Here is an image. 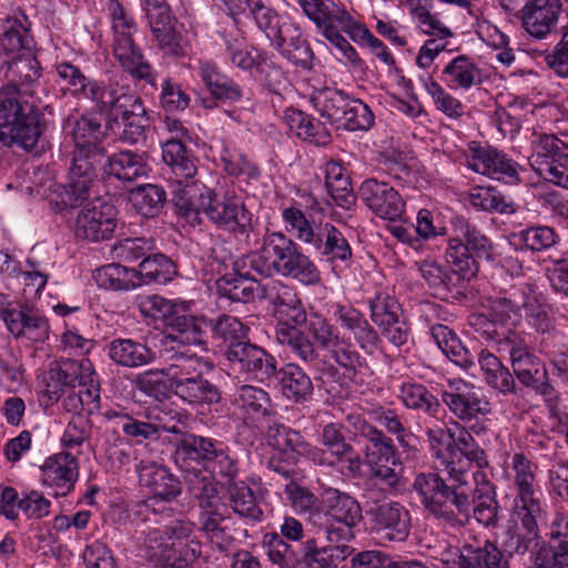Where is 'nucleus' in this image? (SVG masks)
<instances>
[{
	"mask_svg": "<svg viewBox=\"0 0 568 568\" xmlns=\"http://www.w3.org/2000/svg\"><path fill=\"white\" fill-rule=\"evenodd\" d=\"M448 452L438 454L447 475L445 480L434 473H420L413 483L424 507L435 517L456 525L468 519L470 513L469 471L475 464L479 469L488 467L485 450L465 428L448 432Z\"/></svg>",
	"mask_w": 568,
	"mask_h": 568,
	"instance_id": "1",
	"label": "nucleus"
},
{
	"mask_svg": "<svg viewBox=\"0 0 568 568\" xmlns=\"http://www.w3.org/2000/svg\"><path fill=\"white\" fill-rule=\"evenodd\" d=\"M7 65V82L0 87V142L32 150L42 128L40 113L30 98L40 87L42 69L33 51H24Z\"/></svg>",
	"mask_w": 568,
	"mask_h": 568,
	"instance_id": "2",
	"label": "nucleus"
},
{
	"mask_svg": "<svg viewBox=\"0 0 568 568\" xmlns=\"http://www.w3.org/2000/svg\"><path fill=\"white\" fill-rule=\"evenodd\" d=\"M268 442L278 452L303 456L320 466L333 467L353 453L342 433L339 424L324 425L320 434V444L313 446L303 436L284 425H275L268 430Z\"/></svg>",
	"mask_w": 568,
	"mask_h": 568,
	"instance_id": "3",
	"label": "nucleus"
},
{
	"mask_svg": "<svg viewBox=\"0 0 568 568\" xmlns=\"http://www.w3.org/2000/svg\"><path fill=\"white\" fill-rule=\"evenodd\" d=\"M136 305L144 317L164 322L173 331L168 335L173 341L185 345L203 346L206 344L210 325L205 317L191 314L193 302L166 300L152 294L139 296Z\"/></svg>",
	"mask_w": 568,
	"mask_h": 568,
	"instance_id": "4",
	"label": "nucleus"
},
{
	"mask_svg": "<svg viewBox=\"0 0 568 568\" xmlns=\"http://www.w3.org/2000/svg\"><path fill=\"white\" fill-rule=\"evenodd\" d=\"M194 524L175 519L163 528H149L142 540L145 556L163 568H186L201 554L199 542L191 539Z\"/></svg>",
	"mask_w": 568,
	"mask_h": 568,
	"instance_id": "5",
	"label": "nucleus"
},
{
	"mask_svg": "<svg viewBox=\"0 0 568 568\" xmlns=\"http://www.w3.org/2000/svg\"><path fill=\"white\" fill-rule=\"evenodd\" d=\"M102 3L111 19L115 59L132 77L155 85L156 73L132 38L138 31L136 22L123 8L121 0H102Z\"/></svg>",
	"mask_w": 568,
	"mask_h": 568,
	"instance_id": "6",
	"label": "nucleus"
},
{
	"mask_svg": "<svg viewBox=\"0 0 568 568\" xmlns=\"http://www.w3.org/2000/svg\"><path fill=\"white\" fill-rule=\"evenodd\" d=\"M499 255L497 245L474 224L460 217L453 221V235L448 240L446 258L454 273L469 278L477 272L474 256L495 262Z\"/></svg>",
	"mask_w": 568,
	"mask_h": 568,
	"instance_id": "7",
	"label": "nucleus"
},
{
	"mask_svg": "<svg viewBox=\"0 0 568 568\" xmlns=\"http://www.w3.org/2000/svg\"><path fill=\"white\" fill-rule=\"evenodd\" d=\"M104 102L99 109L104 112L113 125H122L121 139L129 143H136L148 126L145 109L141 99L129 88L111 84V92L104 97Z\"/></svg>",
	"mask_w": 568,
	"mask_h": 568,
	"instance_id": "8",
	"label": "nucleus"
},
{
	"mask_svg": "<svg viewBox=\"0 0 568 568\" xmlns=\"http://www.w3.org/2000/svg\"><path fill=\"white\" fill-rule=\"evenodd\" d=\"M136 473L140 486L149 489L152 496L136 504L133 516L150 521L151 515L156 516L159 503H171L182 493L181 483L165 465L150 459L141 460Z\"/></svg>",
	"mask_w": 568,
	"mask_h": 568,
	"instance_id": "9",
	"label": "nucleus"
},
{
	"mask_svg": "<svg viewBox=\"0 0 568 568\" xmlns=\"http://www.w3.org/2000/svg\"><path fill=\"white\" fill-rule=\"evenodd\" d=\"M104 150L73 151L69 184L57 185L54 192L63 207H73L83 201L101 172L105 173Z\"/></svg>",
	"mask_w": 568,
	"mask_h": 568,
	"instance_id": "10",
	"label": "nucleus"
},
{
	"mask_svg": "<svg viewBox=\"0 0 568 568\" xmlns=\"http://www.w3.org/2000/svg\"><path fill=\"white\" fill-rule=\"evenodd\" d=\"M225 50V60L232 65L250 70L257 68L264 75V81L273 90L277 91L285 83L286 78L280 65L274 63L265 51L248 48L245 38L236 32H220Z\"/></svg>",
	"mask_w": 568,
	"mask_h": 568,
	"instance_id": "11",
	"label": "nucleus"
},
{
	"mask_svg": "<svg viewBox=\"0 0 568 568\" xmlns=\"http://www.w3.org/2000/svg\"><path fill=\"white\" fill-rule=\"evenodd\" d=\"M530 160L546 181L568 190V143L554 134L534 132Z\"/></svg>",
	"mask_w": 568,
	"mask_h": 568,
	"instance_id": "12",
	"label": "nucleus"
},
{
	"mask_svg": "<svg viewBox=\"0 0 568 568\" xmlns=\"http://www.w3.org/2000/svg\"><path fill=\"white\" fill-rule=\"evenodd\" d=\"M216 227L230 233L243 234L252 224V213L243 199L233 192L217 195L205 189L202 197V212Z\"/></svg>",
	"mask_w": 568,
	"mask_h": 568,
	"instance_id": "13",
	"label": "nucleus"
},
{
	"mask_svg": "<svg viewBox=\"0 0 568 568\" xmlns=\"http://www.w3.org/2000/svg\"><path fill=\"white\" fill-rule=\"evenodd\" d=\"M306 328L314 342L325 349L341 367L349 373H355L361 366V356L349 338L344 337L339 329L323 314L311 313Z\"/></svg>",
	"mask_w": 568,
	"mask_h": 568,
	"instance_id": "14",
	"label": "nucleus"
},
{
	"mask_svg": "<svg viewBox=\"0 0 568 568\" xmlns=\"http://www.w3.org/2000/svg\"><path fill=\"white\" fill-rule=\"evenodd\" d=\"M440 397L449 412L463 422H470L491 410L490 403L480 387L459 377L447 379Z\"/></svg>",
	"mask_w": 568,
	"mask_h": 568,
	"instance_id": "15",
	"label": "nucleus"
},
{
	"mask_svg": "<svg viewBox=\"0 0 568 568\" xmlns=\"http://www.w3.org/2000/svg\"><path fill=\"white\" fill-rule=\"evenodd\" d=\"M537 465L525 454L515 453L504 464L505 475L514 483L513 508H545L542 491L536 481Z\"/></svg>",
	"mask_w": 568,
	"mask_h": 568,
	"instance_id": "16",
	"label": "nucleus"
},
{
	"mask_svg": "<svg viewBox=\"0 0 568 568\" xmlns=\"http://www.w3.org/2000/svg\"><path fill=\"white\" fill-rule=\"evenodd\" d=\"M224 357L230 371L245 378L267 379L276 373V359L264 348L250 342L226 346Z\"/></svg>",
	"mask_w": 568,
	"mask_h": 568,
	"instance_id": "17",
	"label": "nucleus"
},
{
	"mask_svg": "<svg viewBox=\"0 0 568 568\" xmlns=\"http://www.w3.org/2000/svg\"><path fill=\"white\" fill-rule=\"evenodd\" d=\"M182 449L190 458L196 459L212 476L233 478L237 471L227 447L221 442L192 435L184 438Z\"/></svg>",
	"mask_w": 568,
	"mask_h": 568,
	"instance_id": "18",
	"label": "nucleus"
},
{
	"mask_svg": "<svg viewBox=\"0 0 568 568\" xmlns=\"http://www.w3.org/2000/svg\"><path fill=\"white\" fill-rule=\"evenodd\" d=\"M469 151L466 164L474 172L508 184L519 181L521 168L503 152L476 142L470 144Z\"/></svg>",
	"mask_w": 568,
	"mask_h": 568,
	"instance_id": "19",
	"label": "nucleus"
},
{
	"mask_svg": "<svg viewBox=\"0 0 568 568\" xmlns=\"http://www.w3.org/2000/svg\"><path fill=\"white\" fill-rule=\"evenodd\" d=\"M144 11L159 48L165 54H182L181 26L172 16L169 4L160 0H145Z\"/></svg>",
	"mask_w": 568,
	"mask_h": 568,
	"instance_id": "20",
	"label": "nucleus"
},
{
	"mask_svg": "<svg viewBox=\"0 0 568 568\" xmlns=\"http://www.w3.org/2000/svg\"><path fill=\"white\" fill-rule=\"evenodd\" d=\"M545 508H513L511 527L507 531L504 546L510 555H524L538 545V521Z\"/></svg>",
	"mask_w": 568,
	"mask_h": 568,
	"instance_id": "21",
	"label": "nucleus"
},
{
	"mask_svg": "<svg viewBox=\"0 0 568 568\" xmlns=\"http://www.w3.org/2000/svg\"><path fill=\"white\" fill-rule=\"evenodd\" d=\"M372 529L390 541H403L410 530L409 511L397 501L374 504L366 511Z\"/></svg>",
	"mask_w": 568,
	"mask_h": 568,
	"instance_id": "22",
	"label": "nucleus"
},
{
	"mask_svg": "<svg viewBox=\"0 0 568 568\" xmlns=\"http://www.w3.org/2000/svg\"><path fill=\"white\" fill-rule=\"evenodd\" d=\"M359 196L365 205L381 219L397 221L405 213L404 199L387 182L376 179L365 180L361 184Z\"/></svg>",
	"mask_w": 568,
	"mask_h": 568,
	"instance_id": "23",
	"label": "nucleus"
},
{
	"mask_svg": "<svg viewBox=\"0 0 568 568\" xmlns=\"http://www.w3.org/2000/svg\"><path fill=\"white\" fill-rule=\"evenodd\" d=\"M116 214L110 203L99 199L89 203L77 217L75 235L90 241L109 239L116 227Z\"/></svg>",
	"mask_w": 568,
	"mask_h": 568,
	"instance_id": "24",
	"label": "nucleus"
},
{
	"mask_svg": "<svg viewBox=\"0 0 568 568\" xmlns=\"http://www.w3.org/2000/svg\"><path fill=\"white\" fill-rule=\"evenodd\" d=\"M164 130L171 138L162 145L163 161L171 168L172 173L189 179L196 174V166L189 156L183 141H190V130L182 121L166 116L163 120Z\"/></svg>",
	"mask_w": 568,
	"mask_h": 568,
	"instance_id": "25",
	"label": "nucleus"
},
{
	"mask_svg": "<svg viewBox=\"0 0 568 568\" xmlns=\"http://www.w3.org/2000/svg\"><path fill=\"white\" fill-rule=\"evenodd\" d=\"M297 3L323 38L337 28L347 34L357 21L334 0H297Z\"/></svg>",
	"mask_w": 568,
	"mask_h": 568,
	"instance_id": "26",
	"label": "nucleus"
},
{
	"mask_svg": "<svg viewBox=\"0 0 568 568\" xmlns=\"http://www.w3.org/2000/svg\"><path fill=\"white\" fill-rule=\"evenodd\" d=\"M55 72L59 82L63 83L62 89L69 92L77 100H89L100 109L104 102V97L111 92V84L108 87L95 79L87 77L79 67L67 62H58Z\"/></svg>",
	"mask_w": 568,
	"mask_h": 568,
	"instance_id": "27",
	"label": "nucleus"
},
{
	"mask_svg": "<svg viewBox=\"0 0 568 568\" xmlns=\"http://www.w3.org/2000/svg\"><path fill=\"white\" fill-rule=\"evenodd\" d=\"M321 500L323 507L326 509V515L342 527L334 528L333 526L327 529L328 538L334 530L341 532L344 538L352 535V527H354L362 519V510L359 504L339 490L332 487H322Z\"/></svg>",
	"mask_w": 568,
	"mask_h": 568,
	"instance_id": "28",
	"label": "nucleus"
},
{
	"mask_svg": "<svg viewBox=\"0 0 568 568\" xmlns=\"http://www.w3.org/2000/svg\"><path fill=\"white\" fill-rule=\"evenodd\" d=\"M538 300L530 287L515 292L510 297H496L489 301L488 316L493 322L505 324H517L521 318V310L526 316L539 315L537 310Z\"/></svg>",
	"mask_w": 568,
	"mask_h": 568,
	"instance_id": "29",
	"label": "nucleus"
},
{
	"mask_svg": "<svg viewBox=\"0 0 568 568\" xmlns=\"http://www.w3.org/2000/svg\"><path fill=\"white\" fill-rule=\"evenodd\" d=\"M8 331L17 336H24L33 342H43L49 337L48 320L37 310L29 307L2 308L0 312Z\"/></svg>",
	"mask_w": 568,
	"mask_h": 568,
	"instance_id": "30",
	"label": "nucleus"
},
{
	"mask_svg": "<svg viewBox=\"0 0 568 568\" xmlns=\"http://www.w3.org/2000/svg\"><path fill=\"white\" fill-rule=\"evenodd\" d=\"M564 3L560 0H531L523 8V27L535 39H545L555 29Z\"/></svg>",
	"mask_w": 568,
	"mask_h": 568,
	"instance_id": "31",
	"label": "nucleus"
},
{
	"mask_svg": "<svg viewBox=\"0 0 568 568\" xmlns=\"http://www.w3.org/2000/svg\"><path fill=\"white\" fill-rule=\"evenodd\" d=\"M286 237L287 235L281 231L267 230L256 248L236 261V266L250 268L263 277H271V266L275 264L282 246L286 243Z\"/></svg>",
	"mask_w": 568,
	"mask_h": 568,
	"instance_id": "32",
	"label": "nucleus"
},
{
	"mask_svg": "<svg viewBox=\"0 0 568 568\" xmlns=\"http://www.w3.org/2000/svg\"><path fill=\"white\" fill-rule=\"evenodd\" d=\"M550 541L539 548L535 568H568V518L556 515L550 525Z\"/></svg>",
	"mask_w": 568,
	"mask_h": 568,
	"instance_id": "33",
	"label": "nucleus"
},
{
	"mask_svg": "<svg viewBox=\"0 0 568 568\" xmlns=\"http://www.w3.org/2000/svg\"><path fill=\"white\" fill-rule=\"evenodd\" d=\"M194 175L185 179L174 174L171 179L172 201L178 214L190 225L196 226L201 223L202 197L205 190L194 180Z\"/></svg>",
	"mask_w": 568,
	"mask_h": 568,
	"instance_id": "34",
	"label": "nucleus"
},
{
	"mask_svg": "<svg viewBox=\"0 0 568 568\" xmlns=\"http://www.w3.org/2000/svg\"><path fill=\"white\" fill-rule=\"evenodd\" d=\"M78 478V465L70 454H55L41 467V483L54 489L55 496L70 493Z\"/></svg>",
	"mask_w": 568,
	"mask_h": 568,
	"instance_id": "35",
	"label": "nucleus"
},
{
	"mask_svg": "<svg viewBox=\"0 0 568 568\" xmlns=\"http://www.w3.org/2000/svg\"><path fill=\"white\" fill-rule=\"evenodd\" d=\"M440 80L449 90L468 91L483 83L484 74L473 58L459 54L443 67Z\"/></svg>",
	"mask_w": 568,
	"mask_h": 568,
	"instance_id": "36",
	"label": "nucleus"
},
{
	"mask_svg": "<svg viewBox=\"0 0 568 568\" xmlns=\"http://www.w3.org/2000/svg\"><path fill=\"white\" fill-rule=\"evenodd\" d=\"M458 568H509V565L494 542L473 538L459 550Z\"/></svg>",
	"mask_w": 568,
	"mask_h": 568,
	"instance_id": "37",
	"label": "nucleus"
},
{
	"mask_svg": "<svg viewBox=\"0 0 568 568\" xmlns=\"http://www.w3.org/2000/svg\"><path fill=\"white\" fill-rule=\"evenodd\" d=\"M334 317L339 326L353 335L361 348L372 352L378 342V335L365 315L352 305L336 304Z\"/></svg>",
	"mask_w": 568,
	"mask_h": 568,
	"instance_id": "38",
	"label": "nucleus"
},
{
	"mask_svg": "<svg viewBox=\"0 0 568 568\" xmlns=\"http://www.w3.org/2000/svg\"><path fill=\"white\" fill-rule=\"evenodd\" d=\"M283 121L291 133L305 142L315 145H326L331 141L329 131L325 125L301 110L286 109Z\"/></svg>",
	"mask_w": 568,
	"mask_h": 568,
	"instance_id": "39",
	"label": "nucleus"
},
{
	"mask_svg": "<svg viewBox=\"0 0 568 568\" xmlns=\"http://www.w3.org/2000/svg\"><path fill=\"white\" fill-rule=\"evenodd\" d=\"M280 41L281 43L278 45L275 42L272 47L282 57L297 67L307 70L312 69L314 53L297 23L293 22L288 24Z\"/></svg>",
	"mask_w": 568,
	"mask_h": 568,
	"instance_id": "40",
	"label": "nucleus"
},
{
	"mask_svg": "<svg viewBox=\"0 0 568 568\" xmlns=\"http://www.w3.org/2000/svg\"><path fill=\"white\" fill-rule=\"evenodd\" d=\"M275 291L274 305L276 307L277 324H286L295 327L307 324V315L293 287L277 281L272 283Z\"/></svg>",
	"mask_w": 568,
	"mask_h": 568,
	"instance_id": "41",
	"label": "nucleus"
},
{
	"mask_svg": "<svg viewBox=\"0 0 568 568\" xmlns=\"http://www.w3.org/2000/svg\"><path fill=\"white\" fill-rule=\"evenodd\" d=\"M397 459V449L393 440L389 442V449H364V463L368 466L372 477L389 488H397L400 484V475L393 467Z\"/></svg>",
	"mask_w": 568,
	"mask_h": 568,
	"instance_id": "42",
	"label": "nucleus"
},
{
	"mask_svg": "<svg viewBox=\"0 0 568 568\" xmlns=\"http://www.w3.org/2000/svg\"><path fill=\"white\" fill-rule=\"evenodd\" d=\"M108 355L115 364L130 368L148 365L155 358L150 347L132 338L111 341L108 344Z\"/></svg>",
	"mask_w": 568,
	"mask_h": 568,
	"instance_id": "43",
	"label": "nucleus"
},
{
	"mask_svg": "<svg viewBox=\"0 0 568 568\" xmlns=\"http://www.w3.org/2000/svg\"><path fill=\"white\" fill-rule=\"evenodd\" d=\"M352 551L347 545L318 547L314 538H308L302 546V562L308 568H336Z\"/></svg>",
	"mask_w": 568,
	"mask_h": 568,
	"instance_id": "44",
	"label": "nucleus"
},
{
	"mask_svg": "<svg viewBox=\"0 0 568 568\" xmlns=\"http://www.w3.org/2000/svg\"><path fill=\"white\" fill-rule=\"evenodd\" d=\"M197 72L214 98L229 102H237L242 99L243 92L240 85L221 72L214 62L200 61Z\"/></svg>",
	"mask_w": 568,
	"mask_h": 568,
	"instance_id": "45",
	"label": "nucleus"
},
{
	"mask_svg": "<svg viewBox=\"0 0 568 568\" xmlns=\"http://www.w3.org/2000/svg\"><path fill=\"white\" fill-rule=\"evenodd\" d=\"M312 246L320 255L332 263L337 261L346 263L352 258V248L342 232L331 223H326L322 226Z\"/></svg>",
	"mask_w": 568,
	"mask_h": 568,
	"instance_id": "46",
	"label": "nucleus"
},
{
	"mask_svg": "<svg viewBox=\"0 0 568 568\" xmlns=\"http://www.w3.org/2000/svg\"><path fill=\"white\" fill-rule=\"evenodd\" d=\"M468 202L477 211L499 214H513L517 211V204L513 199L494 186L476 185L470 187Z\"/></svg>",
	"mask_w": 568,
	"mask_h": 568,
	"instance_id": "47",
	"label": "nucleus"
},
{
	"mask_svg": "<svg viewBox=\"0 0 568 568\" xmlns=\"http://www.w3.org/2000/svg\"><path fill=\"white\" fill-rule=\"evenodd\" d=\"M275 338L280 345L305 363H314L318 357L314 343L295 325L276 324Z\"/></svg>",
	"mask_w": 568,
	"mask_h": 568,
	"instance_id": "48",
	"label": "nucleus"
},
{
	"mask_svg": "<svg viewBox=\"0 0 568 568\" xmlns=\"http://www.w3.org/2000/svg\"><path fill=\"white\" fill-rule=\"evenodd\" d=\"M473 477L479 486L475 490L473 500L474 517L484 526L495 525L497 521L498 503L495 499L494 487L480 470L476 471Z\"/></svg>",
	"mask_w": 568,
	"mask_h": 568,
	"instance_id": "49",
	"label": "nucleus"
},
{
	"mask_svg": "<svg viewBox=\"0 0 568 568\" xmlns=\"http://www.w3.org/2000/svg\"><path fill=\"white\" fill-rule=\"evenodd\" d=\"M430 334L442 353L453 363L463 368L474 366V356L450 328L436 324L432 326Z\"/></svg>",
	"mask_w": 568,
	"mask_h": 568,
	"instance_id": "50",
	"label": "nucleus"
},
{
	"mask_svg": "<svg viewBox=\"0 0 568 568\" xmlns=\"http://www.w3.org/2000/svg\"><path fill=\"white\" fill-rule=\"evenodd\" d=\"M149 168L142 154L121 151L106 159L105 173L122 181H134L148 174Z\"/></svg>",
	"mask_w": 568,
	"mask_h": 568,
	"instance_id": "51",
	"label": "nucleus"
},
{
	"mask_svg": "<svg viewBox=\"0 0 568 568\" xmlns=\"http://www.w3.org/2000/svg\"><path fill=\"white\" fill-rule=\"evenodd\" d=\"M420 83L430 98L435 109L450 120H458L465 114V105L443 84L430 75L420 77Z\"/></svg>",
	"mask_w": 568,
	"mask_h": 568,
	"instance_id": "52",
	"label": "nucleus"
},
{
	"mask_svg": "<svg viewBox=\"0 0 568 568\" xmlns=\"http://www.w3.org/2000/svg\"><path fill=\"white\" fill-rule=\"evenodd\" d=\"M248 7L258 30L265 34L271 45L275 42L278 45L281 43L280 39L285 32V28L292 24L293 21L283 19L274 9L265 6L261 1H252Z\"/></svg>",
	"mask_w": 568,
	"mask_h": 568,
	"instance_id": "53",
	"label": "nucleus"
},
{
	"mask_svg": "<svg viewBox=\"0 0 568 568\" xmlns=\"http://www.w3.org/2000/svg\"><path fill=\"white\" fill-rule=\"evenodd\" d=\"M174 394L190 404H212L220 399L217 388L210 382L199 377H183L172 382Z\"/></svg>",
	"mask_w": 568,
	"mask_h": 568,
	"instance_id": "54",
	"label": "nucleus"
},
{
	"mask_svg": "<svg viewBox=\"0 0 568 568\" xmlns=\"http://www.w3.org/2000/svg\"><path fill=\"white\" fill-rule=\"evenodd\" d=\"M348 97L335 88L314 89L310 95L313 108L332 124L337 125L343 116V110Z\"/></svg>",
	"mask_w": 568,
	"mask_h": 568,
	"instance_id": "55",
	"label": "nucleus"
},
{
	"mask_svg": "<svg viewBox=\"0 0 568 568\" xmlns=\"http://www.w3.org/2000/svg\"><path fill=\"white\" fill-rule=\"evenodd\" d=\"M372 418L381 426L396 436L399 446L404 452L415 454L417 452L418 438L407 430L400 416L390 408L378 407L371 412Z\"/></svg>",
	"mask_w": 568,
	"mask_h": 568,
	"instance_id": "56",
	"label": "nucleus"
},
{
	"mask_svg": "<svg viewBox=\"0 0 568 568\" xmlns=\"http://www.w3.org/2000/svg\"><path fill=\"white\" fill-rule=\"evenodd\" d=\"M176 273L175 265L163 254H153L144 257L135 270L140 286L144 284H166Z\"/></svg>",
	"mask_w": 568,
	"mask_h": 568,
	"instance_id": "57",
	"label": "nucleus"
},
{
	"mask_svg": "<svg viewBox=\"0 0 568 568\" xmlns=\"http://www.w3.org/2000/svg\"><path fill=\"white\" fill-rule=\"evenodd\" d=\"M325 185L338 206L349 207L354 202L349 176L337 161H328L324 166Z\"/></svg>",
	"mask_w": 568,
	"mask_h": 568,
	"instance_id": "58",
	"label": "nucleus"
},
{
	"mask_svg": "<svg viewBox=\"0 0 568 568\" xmlns=\"http://www.w3.org/2000/svg\"><path fill=\"white\" fill-rule=\"evenodd\" d=\"M24 51H32L27 29L18 20H8L3 33L0 36V60L7 64Z\"/></svg>",
	"mask_w": 568,
	"mask_h": 568,
	"instance_id": "59",
	"label": "nucleus"
},
{
	"mask_svg": "<svg viewBox=\"0 0 568 568\" xmlns=\"http://www.w3.org/2000/svg\"><path fill=\"white\" fill-rule=\"evenodd\" d=\"M97 285L104 290L130 291L140 286L136 281L135 268L111 263L94 272Z\"/></svg>",
	"mask_w": 568,
	"mask_h": 568,
	"instance_id": "60",
	"label": "nucleus"
},
{
	"mask_svg": "<svg viewBox=\"0 0 568 568\" xmlns=\"http://www.w3.org/2000/svg\"><path fill=\"white\" fill-rule=\"evenodd\" d=\"M236 404L248 418L258 420L272 412L268 394L256 386L243 385L237 389Z\"/></svg>",
	"mask_w": 568,
	"mask_h": 568,
	"instance_id": "61",
	"label": "nucleus"
},
{
	"mask_svg": "<svg viewBox=\"0 0 568 568\" xmlns=\"http://www.w3.org/2000/svg\"><path fill=\"white\" fill-rule=\"evenodd\" d=\"M399 398L409 409L420 410L435 416L439 410V400L422 384L406 382L399 388Z\"/></svg>",
	"mask_w": 568,
	"mask_h": 568,
	"instance_id": "62",
	"label": "nucleus"
},
{
	"mask_svg": "<svg viewBox=\"0 0 568 568\" xmlns=\"http://www.w3.org/2000/svg\"><path fill=\"white\" fill-rule=\"evenodd\" d=\"M513 240L523 250L542 252L552 247L559 236L552 227L535 225L514 233Z\"/></svg>",
	"mask_w": 568,
	"mask_h": 568,
	"instance_id": "63",
	"label": "nucleus"
},
{
	"mask_svg": "<svg viewBox=\"0 0 568 568\" xmlns=\"http://www.w3.org/2000/svg\"><path fill=\"white\" fill-rule=\"evenodd\" d=\"M282 393L285 397L298 400L313 389L311 378L296 364H287L278 372Z\"/></svg>",
	"mask_w": 568,
	"mask_h": 568,
	"instance_id": "64",
	"label": "nucleus"
}]
</instances>
